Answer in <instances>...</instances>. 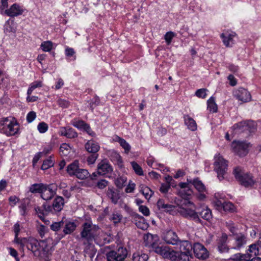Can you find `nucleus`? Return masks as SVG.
I'll return each mask as SVG.
<instances>
[{
    "instance_id": "nucleus-1",
    "label": "nucleus",
    "mask_w": 261,
    "mask_h": 261,
    "mask_svg": "<svg viewBox=\"0 0 261 261\" xmlns=\"http://www.w3.org/2000/svg\"><path fill=\"white\" fill-rule=\"evenodd\" d=\"M81 236L84 240V244H89L91 242L95 241L96 244L101 246L109 243L112 239L110 235L105 233L98 226L93 225L90 221L83 224Z\"/></svg>"
},
{
    "instance_id": "nucleus-2",
    "label": "nucleus",
    "mask_w": 261,
    "mask_h": 261,
    "mask_svg": "<svg viewBox=\"0 0 261 261\" xmlns=\"http://www.w3.org/2000/svg\"><path fill=\"white\" fill-rule=\"evenodd\" d=\"M189 199V198L181 197L176 199L175 201L178 206L177 210H176V206L174 205L164 204V212H169L170 214L174 215L177 211L184 217L192 219L196 222L200 223L201 220L197 213L189 208L193 204Z\"/></svg>"
},
{
    "instance_id": "nucleus-3",
    "label": "nucleus",
    "mask_w": 261,
    "mask_h": 261,
    "mask_svg": "<svg viewBox=\"0 0 261 261\" xmlns=\"http://www.w3.org/2000/svg\"><path fill=\"white\" fill-rule=\"evenodd\" d=\"M49 240L38 241L33 237L23 238L20 247L23 249L26 246L28 250H31L36 256H40L45 254L49 250V246L47 243Z\"/></svg>"
},
{
    "instance_id": "nucleus-4",
    "label": "nucleus",
    "mask_w": 261,
    "mask_h": 261,
    "mask_svg": "<svg viewBox=\"0 0 261 261\" xmlns=\"http://www.w3.org/2000/svg\"><path fill=\"white\" fill-rule=\"evenodd\" d=\"M0 131L7 136H14L19 132V125L13 117H6L0 121Z\"/></svg>"
},
{
    "instance_id": "nucleus-5",
    "label": "nucleus",
    "mask_w": 261,
    "mask_h": 261,
    "mask_svg": "<svg viewBox=\"0 0 261 261\" xmlns=\"http://www.w3.org/2000/svg\"><path fill=\"white\" fill-rule=\"evenodd\" d=\"M233 173L236 178L245 187H252L256 183V180L252 174L245 173L239 167L234 169Z\"/></svg>"
},
{
    "instance_id": "nucleus-6",
    "label": "nucleus",
    "mask_w": 261,
    "mask_h": 261,
    "mask_svg": "<svg viewBox=\"0 0 261 261\" xmlns=\"http://www.w3.org/2000/svg\"><path fill=\"white\" fill-rule=\"evenodd\" d=\"M232 128L236 134L245 133L246 137H247L254 132L256 125L253 121H242L235 124Z\"/></svg>"
},
{
    "instance_id": "nucleus-7",
    "label": "nucleus",
    "mask_w": 261,
    "mask_h": 261,
    "mask_svg": "<svg viewBox=\"0 0 261 261\" xmlns=\"http://www.w3.org/2000/svg\"><path fill=\"white\" fill-rule=\"evenodd\" d=\"M215 170L217 173L218 177L221 180L224 178V175L227 170V161L219 154L215 157Z\"/></svg>"
},
{
    "instance_id": "nucleus-8",
    "label": "nucleus",
    "mask_w": 261,
    "mask_h": 261,
    "mask_svg": "<svg viewBox=\"0 0 261 261\" xmlns=\"http://www.w3.org/2000/svg\"><path fill=\"white\" fill-rule=\"evenodd\" d=\"M250 143L243 141H233L232 147L234 152L240 156H244L248 152Z\"/></svg>"
},
{
    "instance_id": "nucleus-9",
    "label": "nucleus",
    "mask_w": 261,
    "mask_h": 261,
    "mask_svg": "<svg viewBox=\"0 0 261 261\" xmlns=\"http://www.w3.org/2000/svg\"><path fill=\"white\" fill-rule=\"evenodd\" d=\"M126 256L127 250L123 247H119L117 251H110L107 255L108 261H123Z\"/></svg>"
},
{
    "instance_id": "nucleus-10",
    "label": "nucleus",
    "mask_w": 261,
    "mask_h": 261,
    "mask_svg": "<svg viewBox=\"0 0 261 261\" xmlns=\"http://www.w3.org/2000/svg\"><path fill=\"white\" fill-rule=\"evenodd\" d=\"M195 256L199 259H205L209 256V252L205 247L199 243H195L193 245Z\"/></svg>"
},
{
    "instance_id": "nucleus-11",
    "label": "nucleus",
    "mask_w": 261,
    "mask_h": 261,
    "mask_svg": "<svg viewBox=\"0 0 261 261\" xmlns=\"http://www.w3.org/2000/svg\"><path fill=\"white\" fill-rule=\"evenodd\" d=\"M56 194V188L54 185H45L41 194V197L44 200H49Z\"/></svg>"
},
{
    "instance_id": "nucleus-12",
    "label": "nucleus",
    "mask_w": 261,
    "mask_h": 261,
    "mask_svg": "<svg viewBox=\"0 0 261 261\" xmlns=\"http://www.w3.org/2000/svg\"><path fill=\"white\" fill-rule=\"evenodd\" d=\"M71 123L73 126L79 130L86 132L90 136H95V134L92 130L90 126L84 121L73 119Z\"/></svg>"
},
{
    "instance_id": "nucleus-13",
    "label": "nucleus",
    "mask_w": 261,
    "mask_h": 261,
    "mask_svg": "<svg viewBox=\"0 0 261 261\" xmlns=\"http://www.w3.org/2000/svg\"><path fill=\"white\" fill-rule=\"evenodd\" d=\"M24 11L23 6L15 3L10 6V7L6 11L5 15L12 17H17L21 15Z\"/></svg>"
},
{
    "instance_id": "nucleus-14",
    "label": "nucleus",
    "mask_w": 261,
    "mask_h": 261,
    "mask_svg": "<svg viewBox=\"0 0 261 261\" xmlns=\"http://www.w3.org/2000/svg\"><path fill=\"white\" fill-rule=\"evenodd\" d=\"M234 96L240 101L243 102L250 101L251 96L250 93L243 88H240L233 92Z\"/></svg>"
},
{
    "instance_id": "nucleus-15",
    "label": "nucleus",
    "mask_w": 261,
    "mask_h": 261,
    "mask_svg": "<svg viewBox=\"0 0 261 261\" xmlns=\"http://www.w3.org/2000/svg\"><path fill=\"white\" fill-rule=\"evenodd\" d=\"M4 30L6 35L12 37H15L16 24L14 20L9 19L4 24Z\"/></svg>"
},
{
    "instance_id": "nucleus-16",
    "label": "nucleus",
    "mask_w": 261,
    "mask_h": 261,
    "mask_svg": "<svg viewBox=\"0 0 261 261\" xmlns=\"http://www.w3.org/2000/svg\"><path fill=\"white\" fill-rule=\"evenodd\" d=\"M113 170L112 166L106 160H102L97 165V173L101 175L111 172Z\"/></svg>"
},
{
    "instance_id": "nucleus-17",
    "label": "nucleus",
    "mask_w": 261,
    "mask_h": 261,
    "mask_svg": "<svg viewBox=\"0 0 261 261\" xmlns=\"http://www.w3.org/2000/svg\"><path fill=\"white\" fill-rule=\"evenodd\" d=\"M179 242V238L174 231L169 230L164 233V242L166 244L174 245H177Z\"/></svg>"
},
{
    "instance_id": "nucleus-18",
    "label": "nucleus",
    "mask_w": 261,
    "mask_h": 261,
    "mask_svg": "<svg viewBox=\"0 0 261 261\" xmlns=\"http://www.w3.org/2000/svg\"><path fill=\"white\" fill-rule=\"evenodd\" d=\"M58 134L61 136H64L69 139H73L77 137V133L76 131L69 126L61 127Z\"/></svg>"
},
{
    "instance_id": "nucleus-19",
    "label": "nucleus",
    "mask_w": 261,
    "mask_h": 261,
    "mask_svg": "<svg viewBox=\"0 0 261 261\" xmlns=\"http://www.w3.org/2000/svg\"><path fill=\"white\" fill-rule=\"evenodd\" d=\"M227 239L228 236L226 233H223L222 236L218 239L217 246L220 252H227L229 251V248L227 245Z\"/></svg>"
},
{
    "instance_id": "nucleus-20",
    "label": "nucleus",
    "mask_w": 261,
    "mask_h": 261,
    "mask_svg": "<svg viewBox=\"0 0 261 261\" xmlns=\"http://www.w3.org/2000/svg\"><path fill=\"white\" fill-rule=\"evenodd\" d=\"M234 240L236 246L232 248L233 249L240 250L247 243V237L241 233L236 234Z\"/></svg>"
},
{
    "instance_id": "nucleus-21",
    "label": "nucleus",
    "mask_w": 261,
    "mask_h": 261,
    "mask_svg": "<svg viewBox=\"0 0 261 261\" xmlns=\"http://www.w3.org/2000/svg\"><path fill=\"white\" fill-rule=\"evenodd\" d=\"M64 205V199L61 196H57L54 199L52 207H51V211L53 212H59L63 208Z\"/></svg>"
},
{
    "instance_id": "nucleus-22",
    "label": "nucleus",
    "mask_w": 261,
    "mask_h": 261,
    "mask_svg": "<svg viewBox=\"0 0 261 261\" xmlns=\"http://www.w3.org/2000/svg\"><path fill=\"white\" fill-rule=\"evenodd\" d=\"M143 239L145 245L151 247L159 240L157 235H152L149 233L144 236Z\"/></svg>"
},
{
    "instance_id": "nucleus-23",
    "label": "nucleus",
    "mask_w": 261,
    "mask_h": 261,
    "mask_svg": "<svg viewBox=\"0 0 261 261\" xmlns=\"http://www.w3.org/2000/svg\"><path fill=\"white\" fill-rule=\"evenodd\" d=\"M135 224L137 227L145 230L148 227V224L145 219L139 214H135Z\"/></svg>"
},
{
    "instance_id": "nucleus-24",
    "label": "nucleus",
    "mask_w": 261,
    "mask_h": 261,
    "mask_svg": "<svg viewBox=\"0 0 261 261\" xmlns=\"http://www.w3.org/2000/svg\"><path fill=\"white\" fill-rule=\"evenodd\" d=\"M85 148L89 152L96 153L99 150L100 146L96 142L89 140L86 143Z\"/></svg>"
},
{
    "instance_id": "nucleus-25",
    "label": "nucleus",
    "mask_w": 261,
    "mask_h": 261,
    "mask_svg": "<svg viewBox=\"0 0 261 261\" xmlns=\"http://www.w3.org/2000/svg\"><path fill=\"white\" fill-rule=\"evenodd\" d=\"M177 253L173 249L164 246V258L175 260L177 258Z\"/></svg>"
},
{
    "instance_id": "nucleus-26",
    "label": "nucleus",
    "mask_w": 261,
    "mask_h": 261,
    "mask_svg": "<svg viewBox=\"0 0 261 261\" xmlns=\"http://www.w3.org/2000/svg\"><path fill=\"white\" fill-rule=\"evenodd\" d=\"M180 253H188V254H192V249H193V246L188 241H180Z\"/></svg>"
},
{
    "instance_id": "nucleus-27",
    "label": "nucleus",
    "mask_w": 261,
    "mask_h": 261,
    "mask_svg": "<svg viewBox=\"0 0 261 261\" xmlns=\"http://www.w3.org/2000/svg\"><path fill=\"white\" fill-rule=\"evenodd\" d=\"M35 211L38 216L42 220L44 219V216L51 211V207L48 205H43V207L37 206L35 208Z\"/></svg>"
},
{
    "instance_id": "nucleus-28",
    "label": "nucleus",
    "mask_w": 261,
    "mask_h": 261,
    "mask_svg": "<svg viewBox=\"0 0 261 261\" xmlns=\"http://www.w3.org/2000/svg\"><path fill=\"white\" fill-rule=\"evenodd\" d=\"M236 35V33L229 34L228 32L222 33L221 35L223 39V42L226 47H230V43L233 44V37Z\"/></svg>"
},
{
    "instance_id": "nucleus-29",
    "label": "nucleus",
    "mask_w": 261,
    "mask_h": 261,
    "mask_svg": "<svg viewBox=\"0 0 261 261\" xmlns=\"http://www.w3.org/2000/svg\"><path fill=\"white\" fill-rule=\"evenodd\" d=\"M251 257L252 254L248 253L245 254L238 253L234 254L231 259L233 261H248Z\"/></svg>"
},
{
    "instance_id": "nucleus-30",
    "label": "nucleus",
    "mask_w": 261,
    "mask_h": 261,
    "mask_svg": "<svg viewBox=\"0 0 261 261\" xmlns=\"http://www.w3.org/2000/svg\"><path fill=\"white\" fill-rule=\"evenodd\" d=\"M21 228L22 227L20 226L19 222H17L13 226V231L15 233L14 242L19 245L21 244V242L23 239V238H21L18 237Z\"/></svg>"
},
{
    "instance_id": "nucleus-31",
    "label": "nucleus",
    "mask_w": 261,
    "mask_h": 261,
    "mask_svg": "<svg viewBox=\"0 0 261 261\" xmlns=\"http://www.w3.org/2000/svg\"><path fill=\"white\" fill-rule=\"evenodd\" d=\"M79 169V163L77 161H74L67 167V173L71 176L75 175Z\"/></svg>"
},
{
    "instance_id": "nucleus-32",
    "label": "nucleus",
    "mask_w": 261,
    "mask_h": 261,
    "mask_svg": "<svg viewBox=\"0 0 261 261\" xmlns=\"http://www.w3.org/2000/svg\"><path fill=\"white\" fill-rule=\"evenodd\" d=\"M185 123L188 126V128L192 131H194L197 129V124L194 120L188 115L184 117Z\"/></svg>"
},
{
    "instance_id": "nucleus-33",
    "label": "nucleus",
    "mask_w": 261,
    "mask_h": 261,
    "mask_svg": "<svg viewBox=\"0 0 261 261\" xmlns=\"http://www.w3.org/2000/svg\"><path fill=\"white\" fill-rule=\"evenodd\" d=\"M55 46V44L50 41H43L40 45V48L45 52L50 51Z\"/></svg>"
},
{
    "instance_id": "nucleus-34",
    "label": "nucleus",
    "mask_w": 261,
    "mask_h": 261,
    "mask_svg": "<svg viewBox=\"0 0 261 261\" xmlns=\"http://www.w3.org/2000/svg\"><path fill=\"white\" fill-rule=\"evenodd\" d=\"M140 191L146 199H149L153 194V191L149 187L145 186L141 187Z\"/></svg>"
},
{
    "instance_id": "nucleus-35",
    "label": "nucleus",
    "mask_w": 261,
    "mask_h": 261,
    "mask_svg": "<svg viewBox=\"0 0 261 261\" xmlns=\"http://www.w3.org/2000/svg\"><path fill=\"white\" fill-rule=\"evenodd\" d=\"M199 215L203 219L209 221L212 218V212L210 209L206 207L205 208H203L200 212L199 213Z\"/></svg>"
},
{
    "instance_id": "nucleus-36",
    "label": "nucleus",
    "mask_w": 261,
    "mask_h": 261,
    "mask_svg": "<svg viewBox=\"0 0 261 261\" xmlns=\"http://www.w3.org/2000/svg\"><path fill=\"white\" fill-rule=\"evenodd\" d=\"M192 184L199 192H206L204 185L198 179H195L192 181Z\"/></svg>"
},
{
    "instance_id": "nucleus-37",
    "label": "nucleus",
    "mask_w": 261,
    "mask_h": 261,
    "mask_svg": "<svg viewBox=\"0 0 261 261\" xmlns=\"http://www.w3.org/2000/svg\"><path fill=\"white\" fill-rule=\"evenodd\" d=\"M148 259V255L141 252L135 253L133 256V261H147Z\"/></svg>"
},
{
    "instance_id": "nucleus-38",
    "label": "nucleus",
    "mask_w": 261,
    "mask_h": 261,
    "mask_svg": "<svg viewBox=\"0 0 261 261\" xmlns=\"http://www.w3.org/2000/svg\"><path fill=\"white\" fill-rule=\"evenodd\" d=\"M44 185L43 184H33L30 187V191L33 193H40L41 194Z\"/></svg>"
},
{
    "instance_id": "nucleus-39",
    "label": "nucleus",
    "mask_w": 261,
    "mask_h": 261,
    "mask_svg": "<svg viewBox=\"0 0 261 261\" xmlns=\"http://www.w3.org/2000/svg\"><path fill=\"white\" fill-rule=\"evenodd\" d=\"M42 86V82L41 81H36L32 83L28 89L27 94L31 95L33 91L37 88Z\"/></svg>"
},
{
    "instance_id": "nucleus-40",
    "label": "nucleus",
    "mask_w": 261,
    "mask_h": 261,
    "mask_svg": "<svg viewBox=\"0 0 261 261\" xmlns=\"http://www.w3.org/2000/svg\"><path fill=\"white\" fill-rule=\"evenodd\" d=\"M165 180L167 184V185H164V193L168 191V189L170 187H175L176 186L175 181L173 179L172 176H168L167 177H165Z\"/></svg>"
},
{
    "instance_id": "nucleus-41",
    "label": "nucleus",
    "mask_w": 261,
    "mask_h": 261,
    "mask_svg": "<svg viewBox=\"0 0 261 261\" xmlns=\"http://www.w3.org/2000/svg\"><path fill=\"white\" fill-rule=\"evenodd\" d=\"M60 153L62 155L67 156L72 150L71 146L67 143H63L60 146Z\"/></svg>"
},
{
    "instance_id": "nucleus-42",
    "label": "nucleus",
    "mask_w": 261,
    "mask_h": 261,
    "mask_svg": "<svg viewBox=\"0 0 261 261\" xmlns=\"http://www.w3.org/2000/svg\"><path fill=\"white\" fill-rule=\"evenodd\" d=\"M207 109L213 113L217 111V105L215 102L214 97H211L207 101Z\"/></svg>"
},
{
    "instance_id": "nucleus-43",
    "label": "nucleus",
    "mask_w": 261,
    "mask_h": 261,
    "mask_svg": "<svg viewBox=\"0 0 261 261\" xmlns=\"http://www.w3.org/2000/svg\"><path fill=\"white\" fill-rule=\"evenodd\" d=\"M76 225L74 222H69L65 225L64 232L65 234H70L76 228Z\"/></svg>"
},
{
    "instance_id": "nucleus-44",
    "label": "nucleus",
    "mask_w": 261,
    "mask_h": 261,
    "mask_svg": "<svg viewBox=\"0 0 261 261\" xmlns=\"http://www.w3.org/2000/svg\"><path fill=\"white\" fill-rule=\"evenodd\" d=\"M109 197L111 198L112 202L116 204L119 199V194L117 192L109 190L108 192Z\"/></svg>"
},
{
    "instance_id": "nucleus-45",
    "label": "nucleus",
    "mask_w": 261,
    "mask_h": 261,
    "mask_svg": "<svg viewBox=\"0 0 261 261\" xmlns=\"http://www.w3.org/2000/svg\"><path fill=\"white\" fill-rule=\"evenodd\" d=\"M127 181V178L125 176L118 177L115 180V184L118 188H122Z\"/></svg>"
},
{
    "instance_id": "nucleus-46",
    "label": "nucleus",
    "mask_w": 261,
    "mask_h": 261,
    "mask_svg": "<svg viewBox=\"0 0 261 261\" xmlns=\"http://www.w3.org/2000/svg\"><path fill=\"white\" fill-rule=\"evenodd\" d=\"M54 165V161L51 157H49L44 160L41 166V169L43 170H46L49 168L53 167Z\"/></svg>"
},
{
    "instance_id": "nucleus-47",
    "label": "nucleus",
    "mask_w": 261,
    "mask_h": 261,
    "mask_svg": "<svg viewBox=\"0 0 261 261\" xmlns=\"http://www.w3.org/2000/svg\"><path fill=\"white\" fill-rule=\"evenodd\" d=\"M75 176L79 179H83L89 176V173L86 169L79 168Z\"/></svg>"
},
{
    "instance_id": "nucleus-48",
    "label": "nucleus",
    "mask_w": 261,
    "mask_h": 261,
    "mask_svg": "<svg viewBox=\"0 0 261 261\" xmlns=\"http://www.w3.org/2000/svg\"><path fill=\"white\" fill-rule=\"evenodd\" d=\"M259 247L254 243L249 246V249L247 251L249 254H252V256L253 255L256 256L259 255Z\"/></svg>"
},
{
    "instance_id": "nucleus-49",
    "label": "nucleus",
    "mask_w": 261,
    "mask_h": 261,
    "mask_svg": "<svg viewBox=\"0 0 261 261\" xmlns=\"http://www.w3.org/2000/svg\"><path fill=\"white\" fill-rule=\"evenodd\" d=\"M116 140L119 143L120 145L125 150V152H128L130 149V146L129 144L124 139L120 137H117Z\"/></svg>"
},
{
    "instance_id": "nucleus-50",
    "label": "nucleus",
    "mask_w": 261,
    "mask_h": 261,
    "mask_svg": "<svg viewBox=\"0 0 261 261\" xmlns=\"http://www.w3.org/2000/svg\"><path fill=\"white\" fill-rule=\"evenodd\" d=\"M192 193V190L190 188L180 190L178 192L180 197L189 199Z\"/></svg>"
},
{
    "instance_id": "nucleus-51",
    "label": "nucleus",
    "mask_w": 261,
    "mask_h": 261,
    "mask_svg": "<svg viewBox=\"0 0 261 261\" xmlns=\"http://www.w3.org/2000/svg\"><path fill=\"white\" fill-rule=\"evenodd\" d=\"M37 128L40 134H44L48 130V125L44 122H41L37 125Z\"/></svg>"
},
{
    "instance_id": "nucleus-52",
    "label": "nucleus",
    "mask_w": 261,
    "mask_h": 261,
    "mask_svg": "<svg viewBox=\"0 0 261 261\" xmlns=\"http://www.w3.org/2000/svg\"><path fill=\"white\" fill-rule=\"evenodd\" d=\"M225 212H233L235 210L234 205L230 202H224L223 207L222 208Z\"/></svg>"
},
{
    "instance_id": "nucleus-53",
    "label": "nucleus",
    "mask_w": 261,
    "mask_h": 261,
    "mask_svg": "<svg viewBox=\"0 0 261 261\" xmlns=\"http://www.w3.org/2000/svg\"><path fill=\"white\" fill-rule=\"evenodd\" d=\"M131 165L133 170L137 174L139 175H142L143 174V171L142 168L136 162H131Z\"/></svg>"
},
{
    "instance_id": "nucleus-54",
    "label": "nucleus",
    "mask_w": 261,
    "mask_h": 261,
    "mask_svg": "<svg viewBox=\"0 0 261 261\" xmlns=\"http://www.w3.org/2000/svg\"><path fill=\"white\" fill-rule=\"evenodd\" d=\"M8 7V0H1L0 5V12L2 14L5 15L6 11L9 8Z\"/></svg>"
},
{
    "instance_id": "nucleus-55",
    "label": "nucleus",
    "mask_w": 261,
    "mask_h": 261,
    "mask_svg": "<svg viewBox=\"0 0 261 261\" xmlns=\"http://www.w3.org/2000/svg\"><path fill=\"white\" fill-rule=\"evenodd\" d=\"M176 36V34L173 32L170 31L166 33V34L164 35V39L166 41V43L168 45H169L173 37Z\"/></svg>"
},
{
    "instance_id": "nucleus-56",
    "label": "nucleus",
    "mask_w": 261,
    "mask_h": 261,
    "mask_svg": "<svg viewBox=\"0 0 261 261\" xmlns=\"http://www.w3.org/2000/svg\"><path fill=\"white\" fill-rule=\"evenodd\" d=\"M163 245L162 243L158 244V242L155 243V245L152 247L153 250L160 255L163 254Z\"/></svg>"
},
{
    "instance_id": "nucleus-57",
    "label": "nucleus",
    "mask_w": 261,
    "mask_h": 261,
    "mask_svg": "<svg viewBox=\"0 0 261 261\" xmlns=\"http://www.w3.org/2000/svg\"><path fill=\"white\" fill-rule=\"evenodd\" d=\"M155 211L157 214H162L163 212V201L162 199L158 200L155 207Z\"/></svg>"
},
{
    "instance_id": "nucleus-58",
    "label": "nucleus",
    "mask_w": 261,
    "mask_h": 261,
    "mask_svg": "<svg viewBox=\"0 0 261 261\" xmlns=\"http://www.w3.org/2000/svg\"><path fill=\"white\" fill-rule=\"evenodd\" d=\"M213 203L217 210L220 211L222 210L224 202L222 200L216 198V200H214Z\"/></svg>"
},
{
    "instance_id": "nucleus-59",
    "label": "nucleus",
    "mask_w": 261,
    "mask_h": 261,
    "mask_svg": "<svg viewBox=\"0 0 261 261\" xmlns=\"http://www.w3.org/2000/svg\"><path fill=\"white\" fill-rule=\"evenodd\" d=\"M63 225V222L62 221L60 222H56L53 223L50 225V228L51 230L55 231H58Z\"/></svg>"
},
{
    "instance_id": "nucleus-60",
    "label": "nucleus",
    "mask_w": 261,
    "mask_h": 261,
    "mask_svg": "<svg viewBox=\"0 0 261 261\" xmlns=\"http://www.w3.org/2000/svg\"><path fill=\"white\" fill-rule=\"evenodd\" d=\"M37 231L40 236L43 238L46 233L47 229L46 227L43 225H39L37 227Z\"/></svg>"
},
{
    "instance_id": "nucleus-61",
    "label": "nucleus",
    "mask_w": 261,
    "mask_h": 261,
    "mask_svg": "<svg viewBox=\"0 0 261 261\" xmlns=\"http://www.w3.org/2000/svg\"><path fill=\"white\" fill-rule=\"evenodd\" d=\"M147 165L153 169H158V164L152 157H149L147 160Z\"/></svg>"
},
{
    "instance_id": "nucleus-62",
    "label": "nucleus",
    "mask_w": 261,
    "mask_h": 261,
    "mask_svg": "<svg viewBox=\"0 0 261 261\" xmlns=\"http://www.w3.org/2000/svg\"><path fill=\"white\" fill-rule=\"evenodd\" d=\"M139 211L145 216H148L150 215V211L145 205H140Z\"/></svg>"
},
{
    "instance_id": "nucleus-63",
    "label": "nucleus",
    "mask_w": 261,
    "mask_h": 261,
    "mask_svg": "<svg viewBox=\"0 0 261 261\" xmlns=\"http://www.w3.org/2000/svg\"><path fill=\"white\" fill-rule=\"evenodd\" d=\"M36 118V113L34 111H31L27 115V121L28 123L32 122Z\"/></svg>"
},
{
    "instance_id": "nucleus-64",
    "label": "nucleus",
    "mask_w": 261,
    "mask_h": 261,
    "mask_svg": "<svg viewBox=\"0 0 261 261\" xmlns=\"http://www.w3.org/2000/svg\"><path fill=\"white\" fill-rule=\"evenodd\" d=\"M189 257H192V254L180 253L178 255L179 261H189Z\"/></svg>"
}]
</instances>
